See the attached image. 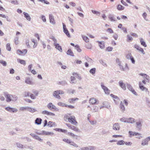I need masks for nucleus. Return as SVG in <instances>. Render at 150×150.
I'll use <instances>...</instances> for the list:
<instances>
[{"instance_id":"f257e3e1","label":"nucleus","mask_w":150,"mask_h":150,"mask_svg":"<svg viewBox=\"0 0 150 150\" xmlns=\"http://www.w3.org/2000/svg\"><path fill=\"white\" fill-rule=\"evenodd\" d=\"M4 95L6 98V101L7 102H9L12 100V97L13 96L9 94L7 92H4Z\"/></svg>"},{"instance_id":"f03ea898","label":"nucleus","mask_w":150,"mask_h":150,"mask_svg":"<svg viewBox=\"0 0 150 150\" xmlns=\"http://www.w3.org/2000/svg\"><path fill=\"white\" fill-rule=\"evenodd\" d=\"M47 107L49 109L51 110L54 109L56 111H58L59 110V109L51 103H49L47 105Z\"/></svg>"},{"instance_id":"7ed1b4c3","label":"nucleus","mask_w":150,"mask_h":150,"mask_svg":"<svg viewBox=\"0 0 150 150\" xmlns=\"http://www.w3.org/2000/svg\"><path fill=\"white\" fill-rule=\"evenodd\" d=\"M101 86L105 94H109L110 93V90L108 88L104 85L103 83L101 82Z\"/></svg>"},{"instance_id":"20e7f679","label":"nucleus","mask_w":150,"mask_h":150,"mask_svg":"<svg viewBox=\"0 0 150 150\" xmlns=\"http://www.w3.org/2000/svg\"><path fill=\"white\" fill-rule=\"evenodd\" d=\"M68 121L72 124L74 125H76L77 123L74 116H70V117L68 118Z\"/></svg>"},{"instance_id":"39448f33","label":"nucleus","mask_w":150,"mask_h":150,"mask_svg":"<svg viewBox=\"0 0 150 150\" xmlns=\"http://www.w3.org/2000/svg\"><path fill=\"white\" fill-rule=\"evenodd\" d=\"M5 110L10 112H15L18 111V109L16 108L8 107L5 108Z\"/></svg>"},{"instance_id":"423d86ee","label":"nucleus","mask_w":150,"mask_h":150,"mask_svg":"<svg viewBox=\"0 0 150 150\" xmlns=\"http://www.w3.org/2000/svg\"><path fill=\"white\" fill-rule=\"evenodd\" d=\"M25 82L27 84L32 85H33L34 84L32 81L31 79L29 77H27L25 78Z\"/></svg>"},{"instance_id":"0eeeda50","label":"nucleus","mask_w":150,"mask_h":150,"mask_svg":"<svg viewBox=\"0 0 150 150\" xmlns=\"http://www.w3.org/2000/svg\"><path fill=\"white\" fill-rule=\"evenodd\" d=\"M113 129L115 130H119L120 129V124L118 123H115L113 126Z\"/></svg>"},{"instance_id":"6e6552de","label":"nucleus","mask_w":150,"mask_h":150,"mask_svg":"<svg viewBox=\"0 0 150 150\" xmlns=\"http://www.w3.org/2000/svg\"><path fill=\"white\" fill-rule=\"evenodd\" d=\"M50 22L52 24H54L55 23L54 17L52 14H50L49 15Z\"/></svg>"},{"instance_id":"1a4fd4ad","label":"nucleus","mask_w":150,"mask_h":150,"mask_svg":"<svg viewBox=\"0 0 150 150\" xmlns=\"http://www.w3.org/2000/svg\"><path fill=\"white\" fill-rule=\"evenodd\" d=\"M94 147L92 146L82 147L79 150H93Z\"/></svg>"},{"instance_id":"9d476101","label":"nucleus","mask_w":150,"mask_h":150,"mask_svg":"<svg viewBox=\"0 0 150 150\" xmlns=\"http://www.w3.org/2000/svg\"><path fill=\"white\" fill-rule=\"evenodd\" d=\"M134 47L136 48L137 50L140 51L144 54H145L143 49L139 47L138 45H135L134 46Z\"/></svg>"},{"instance_id":"9b49d317","label":"nucleus","mask_w":150,"mask_h":150,"mask_svg":"<svg viewBox=\"0 0 150 150\" xmlns=\"http://www.w3.org/2000/svg\"><path fill=\"white\" fill-rule=\"evenodd\" d=\"M142 120L139 119L138 121L136 122V125L137 127V128L141 129V127L142 126Z\"/></svg>"},{"instance_id":"f8f14e48","label":"nucleus","mask_w":150,"mask_h":150,"mask_svg":"<svg viewBox=\"0 0 150 150\" xmlns=\"http://www.w3.org/2000/svg\"><path fill=\"white\" fill-rule=\"evenodd\" d=\"M136 122L135 120L132 117L129 118H127V122L130 123L131 124L133 123Z\"/></svg>"},{"instance_id":"ddd939ff","label":"nucleus","mask_w":150,"mask_h":150,"mask_svg":"<svg viewBox=\"0 0 150 150\" xmlns=\"http://www.w3.org/2000/svg\"><path fill=\"white\" fill-rule=\"evenodd\" d=\"M53 96L55 98L59 99H61L60 96L59 95L57 91H54L53 93Z\"/></svg>"},{"instance_id":"4468645a","label":"nucleus","mask_w":150,"mask_h":150,"mask_svg":"<svg viewBox=\"0 0 150 150\" xmlns=\"http://www.w3.org/2000/svg\"><path fill=\"white\" fill-rule=\"evenodd\" d=\"M96 99L94 98H91L89 100V103L91 104H97Z\"/></svg>"},{"instance_id":"2eb2a0df","label":"nucleus","mask_w":150,"mask_h":150,"mask_svg":"<svg viewBox=\"0 0 150 150\" xmlns=\"http://www.w3.org/2000/svg\"><path fill=\"white\" fill-rule=\"evenodd\" d=\"M120 86L122 88L123 90H125L126 89V87L125 85L122 82V81H120L119 82Z\"/></svg>"},{"instance_id":"dca6fc26","label":"nucleus","mask_w":150,"mask_h":150,"mask_svg":"<svg viewBox=\"0 0 150 150\" xmlns=\"http://www.w3.org/2000/svg\"><path fill=\"white\" fill-rule=\"evenodd\" d=\"M139 75L143 76L145 78L146 81L147 82H149V76L147 75L146 74H143V73H140L139 74Z\"/></svg>"},{"instance_id":"f3484780","label":"nucleus","mask_w":150,"mask_h":150,"mask_svg":"<svg viewBox=\"0 0 150 150\" xmlns=\"http://www.w3.org/2000/svg\"><path fill=\"white\" fill-rule=\"evenodd\" d=\"M23 14L24 16V17L28 21H30L31 20V17L29 15L25 12H23Z\"/></svg>"},{"instance_id":"a211bd4d","label":"nucleus","mask_w":150,"mask_h":150,"mask_svg":"<svg viewBox=\"0 0 150 150\" xmlns=\"http://www.w3.org/2000/svg\"><path fill=\"white\" fill-rule=\"evenodd\" d=\"M42 120L41 118H37L35 120V123L37 125H40L41 123Z\"/></svg>"},{"instance_id":"6ab92c4d","label":"nucleus","mask_w":150,"mask_h":150,"mask_svg":"<svg viewBox=\"0 0 150 150\" xmlns=\"http://www.w3.org/2000/svg\"><path fill=\"white\" fill-rule=\"evenodd\" d=\"M54 45L55 46V48L59 50L60 51L62 52V49L61 46H60L59 45L58 43H55V45Z\"/></svg>"},{"instance_id":"aec40b11","label":"nucleus","mask_w":150,"mask_h":150,"mask_svg":"<svg viewBox=\"0 0 150 150\" xmlns=\"http://www.w3.org/2000/svg\"><path fill=\"white\" fill-rule=\"evenodd\" d=\"M97 42L98 43L99 46L100 48L102 49L105 47L104 43L103 42L99 41H97Z\"/></svg>"},{"instance_id":"412c9836","label":"nucleus","mask_w":150,"mask_h":150,"mask_svg":"<svg viewBox=\"0 0 150 150\" xmlns=\"http://www.w3.org/2000/svg\"><path fill=\"white\" fill-rule=\"evenodd\" d=\"M139 87L140 89L142 91H148V89L144 87L142 85V84L140 82L139 83Z\"/></svg>"},{"instance_id":"4be33fe9","label":"nucleus","mask_w":150,"mask_h":150,"mask_svg":"<svg viewBox=\"0 0 150 150\" xmlns=\"http://www.w3.org/2000/svg\"><path fill=\"white\" fill-rule=\"evenodd\" d=\"M103 107L109 109L110 107V105L109 103L107 102H104L103 103Z\"/></svg>"},{"instance_id":"5701e85b","label":"nucleus","mask_w":150,"mask_h":150,"mask_svg":"<svg viewBox=\"0 0 150 150\" xmlns=\"http://www.w3.org/2000/svg\"><path fill=\"white\" fill-rule=\"evenodd\" d=\"M108 18L111 21H116V18L113 15L110 14L108 16Z\"/></svg>"},{"instance_id":"b1692460","label":"nucleus","mask_w":150,"mask_h":150,"mask_svg":"<svg viewBox=\"0 0 150 150\" xmlns=\"http://www.w3.org/2000/svg\"><path fill=\"white\" fill-rule=\"evenodd\" d=\"M47 126L49 127H51L53 126H56V124L54 122L52 121H49Z\"/></svg>"},{"instance_id":"393cba45","label":"nucleus","mask_w":150,"mask_h":150,"mask_svg":"<svg viewBox=\"0 0 150 150\" xmlns=\"http://www.w3.org/2000/svg\"><path fill=\"white\" fill-rule=\"evenodd\" d=\"M119 67L120 70L121 71H125L127 68L128 69V67L127 64H125V67L124 68L121 65L119 66Z\"/></svg>"},{"instance_id":"a878e982","label":"nucleus","mask_w":150,"mask_h":150,"mask_svg":"<svg viewBox=\"0 0 150 150\" xmlns=\"http://www.w3.org/2000/svg\"><path fill=\"white\" fill-rule=\"evenodd\" d=\"M54 134V133L53 132L43 131V135H52Z\"/></svg>"},{"instance_id":"bb28decb","label":"nucleus","mask_w":150,"mask_h":150,"mask_svg":"<svg viewBox=\"0 0 150 150\" xmlns=\"http://www.w3.org/2000/svg\"><path fill=\"white\" fill-rule=\"evenodd\" d=\"M28 111L30 112H31L33 113L36 111L37 110L35 108L28 107Z\"/></svg>"},{"instance_id":"cd10ccee","label":"nucleus","mask_w":150,"mask_h":150,"mask_svg":"<svg viewBox=\"0 0 150 150\" xmlns=\"http://www.w3.org/2000/svg\"><path fill=\"white\" fill-rule=\"evenodd\" d=\"M149 141L147 138L143 140L142 141V145L143 146H144L145 145H147L148 144V142Z\"/></svg>"},{"instance_id":"c85d7f7f","label":"nucleus","mask_w":150,"mask_h":150,"mask_svg":"<svg viewBox=\"0 0 150 150\" xmlns=\"http://www.w3.org/2000/svg\"><path fill=\"white\" fill-rule=\"evenodd\" d=\"M67 54L71 56L72 57L74 56V55L73 52L70 49H69L68 50L67 52Z\"/></svg>"},{"instance_id":"c756f323","label":"nucleus","mask_w":150,"mask_h":150,"mask_svg":"<svg viewBox=\"0 0 150 150\" xmlns=\"http://www.w3.org/2000/svg\"><path fill=\"white\" fill-rule=\"evenodd\" d=\"M113 98L114 99V101L116 104H118L120 100V98L117 96H115Z\"/></svg>"},{"instance_id":"7c9ffc66","label":"nucleus","mask_w":150,"mask_h":150,"mask_svg":"<svg viewBox=\"0 0 150 150\" xmlns=\"http://www.w3.org/2000/svg\"><path fill=\"white\" fill-rule=\"evenodd\" d=\"M129 133L130 135L133 136H137V135H141L139 133L136 132H132L131 131L129 132Z\"/></svg>"},{"instance_id":"2f4dec72","label":"nucleus","mask_w":150,"mask_h":150,"mask_svg":"<svg viewBox=\"0 0 150 150\" xmlns=\"http://www.w3.org/2000/svg\"><path fill=\"white\" fill-rule=\"evenodd\" d=\"M54 129L56 131L63 132L64 133H66L67 132V130L61 129L56 128L55 129Z\"/></svg>"},{"instance_id":"473e14b6","label":"nucleus","mask_w":150,"mask_h":150,"mask_svg":"<svg viewBox=\"0 0 150 150\" xmlns=\"http://www.w3.org/2000/svg\"><path fill=\"white\" fill-rule=\"evenodd\" d=\"M63 32L68 37H70V34L67 28L64 29Z\"/></svg>"},{"instance_id":"72a5a7b5","label":"nucleus","mask_w":150,"mask_h":150,"mask_svg":"<svg viewBox=\"0 0 150 150\" xmlns=\"http://www.w3.org/2000/svg\"><path fill=\"white\" fill-rule=\"evenodd\" d=\"M120 107L121 110L122 111V112H124L125 110V108L124 105L122 104V101L120 102Z\"/></svg>"},{"instance_id":"f704fd0d","label":"nucleus","mask_w":150,"mask_h":150,"mask_svg":"<svg viewBox=\"0 0 150 150\" xmlns=\"http://www.w3.org/2000/svg\"><path fill=\"white\" fill-rule=\"evenodd\" d=\"M67 92L68 93L73 94L75 91V90H72L71 89L67 90Z\"/></svg>"},{"instance_id":"c9c22d12","label":"nucleus","mask_w":150,"mask_h":150,"mask_svg":"<svg viewBox=\"0 0 150 150\" xmlns=\"http://www.w3.org/2000/svg\"><path fill=\"white\" fill-rule=\"evenodd\" d=\"M140 42L141 45L143 46L144 47H146L147 45L146 44L145 42L143 40L142 38L140 39Z\"/></svg>"},{"instance_id":"e433bc0d","label":"nucleus","mask_w":150,"mask_h":150,"mask_svg":"<svg viewBox=\"0 0 150 150\" xmlns=\"http://www.w3.org/2000/svg\"><path fill=\"white\" fill-rule=\"evenodd\" d=\"M17 60L18 62L20 63L21 64H23L24 65H25L26 64L25 61L24 60H21V59H17Z\"/></svg>"},{"instance_id":"4c0bfd02","label":"nucleus","mask_w":150,"mask_h":150,"mask_svg":"<svg viewBox=\"0 0 150 150\" xmlns=\"http://www.w3.org/2000/svg\"><path fill=\"white\" fill-rule=\"evenodd\" d=\"M82 38L83 40L86 42H88L89 41V39L88 38L85 36L84 35L82 36Z\"/></svg>"},{"instance_id":"58836bf2","label":"nucleus","mask_w":150,"mask_h":150,"mask_svg":"<svg viewBox=\"0 0 150 150\" xmlns=\"http://www.w3.org/2000/svg\"><path fill=\"white\" fill-rule=\"evenodd\" d=\"M32 92L34 93L36 96H37L39 94L38 91L35 89L32 90Z\"/></svg>"},{"instance_id":"ea45409f","label":"nucleus","mask_w":150,"mask_h":150,"mask_svg":"<svg viewBox=\"0 0 150 150\" xmlns=\"http://www.w3.org/2000/svg\"><path fill=\"white\" fill-rule=\"evenodd\" d=\"M96 70V69L95 68H93L90 70L89 72L90 73L93 75L95 73Z\"/></svg>"},{"instance_id":"a19ab883","label":"nucleus","mask_w":150,"mask_h":150,"mask_svg":"<svg viewBox=\"0 0 150 150\" xmlns=\"http://www.w3.org/2000/svg\"><path fill=\"white\" fill-rule=\"evenodd\" d=\"M125 143V142L123 140H120L117 142V144L118 145H123Z\"/></svg>"},{"instance_id":"79ce46f5","label":"nucleus","mask_w":150,"mask_h":150,"mask_svg":"<svg viewBox=\"0 0 150 150\" xmlns=\"http://www.w3.org/2000/svg\"><path fill=\"white\" fill-rule=\"evenodd\" d=\"M28 106L26 107H22L20 108V110L22 111H23L25 110H26L28 111Z\"/></svg>"},{"instance_id":"37998d69","label":"nucleus","mask_w":150,"mask_h":150,"mask_svg":"<svg viewBox=\"0 0 150 150\" xmlns=\"http://www.w3.org/2000/svg\"><path fill=\"white\" fill-rule=\"evenodd\" d=\"M124 7L121 5H118L117 7V9L119 10H123L124 9Z\"/></svg>"},{"instance_id":"c03bdc74","label":"nucleus","mask_w":150,"mask_h":150,"mask_svg":"<svg viewBox=\"0 0 150 150\" xmlns=\"http://www.w3.org/2000/svg\"><path fill=\"white\" fill-rule=\"evenodd\" d=\"M58 105L59 106H62V107L65 106L66 107H67V105L66 104H65L64 103H62L61 102H59L58 103Z\"/></svg>"},{"instance_id":"a18cd8bd","label":"nucleus","mask_w":150,"mask_h":150,"mask_svg":"<svg viewBox=\"0 0 150 150\" xmlns=\"http://www.w3.org/2000/svg\"><path fill=\"white\" fill-rule=\"evenodd\" d=\"M127 88L130 91H131V90H132V89H133L132 87L131 86V85L130 84H129L127 83Z\"/></svg>"},{"instance_id":"49530a36","label":"nucleus","mask_w":150,"mask_h":150,"mask_svg":"<svg viewBox=\"0 0 150 150\" xmlns=\"http://www.w3.org/2000/svg\"><path fill=\"white\" fill-rule=\"evenodd\" d=\"M43 131H44L38 132V130H36L35 132L36 134H38V135H43Z\"/></svg>"},{"instance_id":"de8ad7c7","label":"nucleus","mask_w":150,"mask_h":150,"mask_svg":"<svg viewBox=\"0 0 150 150\" xmlns=\"http://www.w3.org/2000/svg\"><path fill=\"white\" fill-rule=\"evenodd\" d=\"M50 39L52 40L54 42V45H55V43H57V41L54 36H52L51 38H50Z\"/></svg>"},{"instance_id":"09e8293b","label":"nucleus","mask_w":150,"mask_h":150,"mask_svg":"<svg viewBox=\"0 0 150 150\" xmlns=\"http://www.w3.org/2000/svg\"><path fill=\"white\" fill-rule=\"evenodd\" d=\"M17 146L19 148L22 149L23 148V145L19 143H17L16 144Z\"/></svg>"},{"instance_id":"8fccbe9b","label":"nucleus","mask_w":150,"mask_h":150,"mask_svg":"<svg viewBox=\"0 0 150 150\" xmlns=\"http://www.w3.org/2000/svg\"><path fill=\"white\" fill-rule=\"evenodd\" d=\"M71 145H72L75 147H78V146L74 142L71 141L69 144Z\"/></svg>"},{"instance_id":"3c124183","label":"nucleus","mask_w":150,"mask_h":150,"mask_svg":"<svg viewBox=\"0 0 150 150\" xmlns=\"http://www.w3.org/2000/svg\"><path fill=\"white\" fill-rule=\"evenodd\" d=\"M75 49L79 52H80L81 50L79 46L78 45H76L75 46Z\"/></svg>"},{"instance_id":"603ef678","label":"nucleus","mask_w":150,"mask_h":150,"mask_svg":"<svg viewBox=\"0 0 150 150\" xmlns=\"http://www.w3.org/2000/svg\"><path fill=\"white\" fill-rule=\"evenodd\" d=\"M6 49L8 50L9 51H10L11 50V48L10 46V44L9 43H8L6 44Z\"/></svg>"},{"instance_id":"864d4df0","label":"nucleus","mask_w":150,"mask_h":150,"mask_svg":"<svg viewBox=\"0 0 150 150\" xmlns=\"http://www.w3.org/2000/svg\"><path fill=\"white\" fill-rule=\"evenodd\" d=\"M60 84L62 85L63 86H64L67 84V82L65 81H62L60 82Z\"/></svg>"},{"instance_id":"5fc2aeb1","label":"nucleus","mask_w":150,"mask_h":150,"mask_svg":"<svg viewBox=\"0 0 150 150\" xmlns=\"http://www.w3.org/2000/svg\"><path fill=\"white\" fill-rule=\"evenodd\" d=\"M0 63L2 64L4 66H6L7 65L6 62L3 60H0Z\"/></svg>"},{"instance_id":"6e6d98bb","label":"nucleus","mask_w":150,"mask_h":150,"mask_svg":"<svg viewBox=\"0 0 150 150\" xmlns=\"http://www.w3.org/2000/svg\"><path fill=\"white\" fill-rule=\"evenodd\" d=\"M30 93L29 92H25L24 93V97H27L29 96Z\"/></svg>"},{"instance_id":"4d7b16f0","label":"nucleus","mask_w":150,"mask_h":150,"mask_svg":"<svg viewBox=\"0 0 150 150\" xmlns=\"http://www.w3.org/2000/svg\"><path fill=\"white\" fill-rule=\"evenodd\" d=\"M120 120L123 122H127V118L122 117L120 119Z\"/></svg>"},{"instance_id":"13d9d810","label":"nucleus","mask_w":150,"mask_h":150,"mask_svg":"<svg viewBox=\"0 0 150 150\" xmlns=\"http://www.w3.org/2000/svg\"><path fill=\"white\" fill-rule=\"evenodd\" d=\"M12 98L13 99H12V101H15L17 100L18 97L16 95H13V97H12Z\"/></svg>"},{"instance_id":"bf43d9fd","label":"nucleus","mask_w":150,"mask_h":150,"mask_svg":"<svg viewBox=\"0 0 150 150\" xmlns=\"http://www.w3.org/2000/svg\"><path fill=\"white\" fill-rule=\"evenodd\" d=\"M66 125L70 129H72L73 128H74V126L71 125L70 124H66Z\"/></svg>"},{"instance_id":"052dcab7","label":"nucleus","mask_w":150,"mask_h":150,"mask_svg":"<svg viewBox=\"0 0 150 150\" xmlns=\"http://www.w3.org/2000/svg\"><path fill=\"white\" fill-rule=\"evenodd\" d=\"M91 11L93 14H96L97 15H99L100 14V13L99 11H96L93 10H91Z\"/></svg>"},{"instance_id":"680f3d73","label":"nucleus","mask_w":150,"mask_h":150,"mask_svg":"<svg viewBox=\"0 0 150 150\" xmlns=\"http://www.w3.org/2000/svg\"><path fill=\"white\" fill-rule=\"evenodd\" d=\"M29 39H26L25 40V43H26V45H27V46L28 47H30V45L29 44Z\"/></svg>"},{"instance_id":"e2e57ef3","label":"nucleus","mask_w":150,"mask_h":150,"mask_svg":"<svg viewBox=\"0 0 150 150\" xmlns=\"http://www.w3.org/2000/svg\"><path fill=\"white\" fill-rule=\"evenodd\" d=\"M99 62L100 63L102 64L103 66H107L106 64L103 60L101 59L100 60Z\"/></svg>"},{"instance_id":"0e129e2a","label":"nucleus","mask_w":150,"mask_h":150,"mask_svg":"<svg viewBox=\"0 0 150 150\" xmlns=\"http://www.w3.org/2000/svg\"><path fill=\"white\" fill-rule=\"evenodd\" d=\"M132 55L131 53H129L127 54L126 56V57L127 59H130L132 57Z\"/></svg>"},{"instance_id":"69168bd1","label":"nucleus","mask_w":150,"mask_h":150,"mask_svg":"<svg viewBox=\"0 0 150 150\" xmlns=\"http://www.w3.org/2000/svg\"><path fill=\"white\" fill-rule=\"evenodd\" d=\"M30 96L32 99H35L36 98V96L32 93H30Z\"/></svg>"},{"instance_id":"338daca9","label":"nucleus","mask_w":150,"mask_h":150,"mask_svg":"<svg viewBox=\"0 0 150 150\" xmlns=\"http://www.w3.org/2000/svg\"><path fill=\"white\" fill-rule=\"evenodd\" d=\"M127 41H132V37L129 35H127Z\"/></svg>"},{"instance_id":"774afa93","label":"nucleus","mask_w":150,"mask_h":150,"mask_svg":"<svg viewBox=\"0 0 150 150\" xmlns=\"http://www.w3.org/2000/svg\"><path fill=\"white\" fill-rule=\"evenodd\" d=\"M35 138L40 142H42V140L41 139L39 136L37 135H36V136H35Z\"/></svg>"}]
</instances>
